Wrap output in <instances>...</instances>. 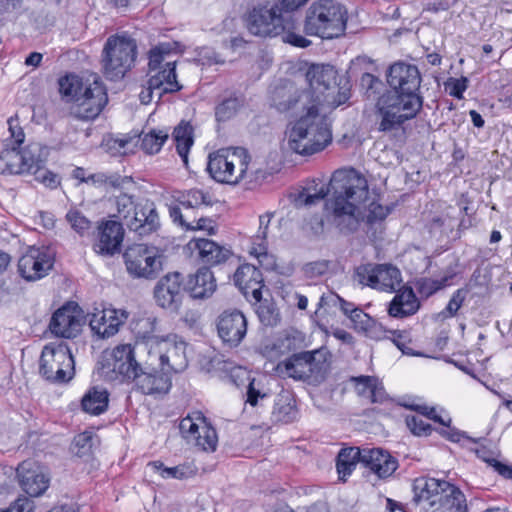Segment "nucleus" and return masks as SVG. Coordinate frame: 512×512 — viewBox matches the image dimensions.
I'll return each mask as SVG.
<instances>
[{"label":"nucleus","mask_w":512,"mask_h":512,"mask_svg":"<svg viewBox=\"0 0 512 512\" xmlns=\"http://www.w3.org/2000/svg\"><path fill=\"white\" fill-rule=\"evenodd\" d=\"M333 196L326 202L327 220L341 234L356 232L363 221L360 205L368 198L366 178L357 170L340 169L330 180Z\"/></svg>","instance_id":"1"},{"label":"nucleus","mask_w":512,"mask_h":512,"mask_svg":"<svg viewBox=\"0 0 512 512\" xmlns=\"http://www.w3.org/2000/svg\"><path fill=\"white\" fill-rule=\"evenodd\" d=\"M309 0H265L255 4L246 15V26L255 36L275 37L283 34V41L295 47L306 48L311 41L296 34L292 13Z\"/></svg>","instance_id":"2"},{"label":"nucleus","mask_w":512,"mask_h":512,"mask_svg":"<svg viewBox=\"0 0 512 512\" xmlns=\"http://www.w3.org/2000/svg\"><path fill=\"white\" fill-rule=\"evenodd\" d=\"M411 504L415 509L434 507L432 512H468L464 493L456 485L441 479L421 477L413 483Z\"/></svg>","instance_id":"3"},{"label":"nucleus","mask_w":512,"mask_h":512,"mask_svg":"<svg viewBox=\"0 0 512 512\" xmlns=\"http://www.w3.org/2000/svg\"><path fill=\"white\" fill-rule=\"evenodd\" d=\"M423 101L420 92L386 91L378 102L381 117L378 130L390 132L401 128L406 121L416 118L422 110Z\"/></svg>","instance_id":"4"},{"label":"nucleus","mask_w":512,"mask_h":512,"mask_svg":"<svg viewBox=\"0 0 512 512\" xmlns=\"http://www.w3.org/2000/svg\"><path fill=\"white\" fill-rule=\"evenodd\" d=\"M347 12L335 0H317L306 11L304 32L309 36L332 39L346 28Z\"/></svg>","instance_id":"5"},{"label":"nucleus","mask_w":512,"mask_h":512,"mask_svg":"<svg viewBox=\"0 0 512 512\" xmlns=\"http://www.w3.org/2000/svg\"><path fill=\"white\" fill-rule=\"evenodd\" d=\"M332 141V132L324 116L299 117L289 133V148L300 155L322 151Z\"/></svg>","instance_id":"6"},{"label":"nucleus","mask_w":512,"mask_h":512,"mask_svg":"<svg viewBox=\"0 0 512 512\" xmlns=\"http://www.w3.org/2000/svg\"><path fill=\"white\" fill-rule=\"evenodd\" d=\"M300 80L325 98L327 104L339 106L350 98L348 80L337 81V71L330 64H312Z\"/></svg>","instance_id":"7"},{"label":"nucleus","mask_w":512,"mask_h":512,"mask_svg":"<svg viewBox=\"0 0 512 512\" xmlns=\"http://www.w3.org/2000/svg\"><path fill=\"white\" fill-rule=\"evenodd\" d=\"M137 57L136 41L127 34H115L107 38L102 52L105 77L116 81L122 79L134 66Z\"/></svg>","instance_id":"8"},{"label":"nucleus","mask_w":512,"mask_h":512,"mask_svg":"<svg viewBox=\"0 0 512 512\" xmlns=\"http://www.w3.org/2000/svg\"><path fill=\"white\" fill-rule=\"evenodd\" d=\"M250 155L242 147L220 149L208 157L207 170L219 183L236 185L247 177Z\"/></svg>","instance_id":"9"},{"label":"nucleus","mask_w":512,"mask_h":512,"mask_svg":"<svg viewBox=\"0 0 512 512\" xmlns=\"http://www.w3.org/2000/svg\"><path fill=\"white\" fill-rule=\"evenodd\" d=\"M155 326V318H142L136 324L135 333L145 341L146 346L152 348L154 344L156 345L162 370H165L167 373L169 371H182L187 366L184 356V344L168 343L164 340L159 341L154 335Z\"/></svg>","instance_id":"10"},{"label":"nucleus","mask_w":512,"mask_h":512,"mask_svg":"<svg viewBox=\"0 0 512 512\" xmlns=\"http://www.w3.org/2000/svg\"><path fill=\"white\" fill-rule=\"evenodd\" d=\"M39 373L49 382L66 383L74 376V359L66 343H50L44 346Z\"/></svg>","instance_id":"11"},{"label":"nucleus","mask_w":512,"mask_h":512,"mask_svg":"<svg viewBox=\"0 0 512 512\" xmlns=\"http://www.w3.org/2000/svg\"><path fill=\"white\" fill-rule=\"evenodd\" d=\"M126 270L133 278L155 279L163 270V253L155 246L136 244L123 254Z\"/></svg>","instance_id":"12"},{"label":"nucleus","mask_w":512,"mask_h":512,"mask_svg":"<svg viewBox=\"0 0 512 512\" xmlns=\"http://www.w3.org/2000/svg\"><path fill=\"white\" fill-rule=\"evenodd\" d=\"M359 284L381 291H397L402 283L400 270L391 264H365L355 270Z\"/></svg>","instance_id":"13"},{"label":"nucleus","mask_w":512,"mask_h":512,"mask_svg":"<svg viewBox=\"0 0 512 512\" xmlns=\"http://www.w3.org/2000/svg\"><path fill=\"white\" fill-rule=\"evenodd\" d=\"M108 102L106 88L98 79L87 83L71 108V113L80 120H93Z\"/></svg>","instance_id":"14"},{"label":"nucleus","mask_w":512,"mask_h":512,"mask_svg":"<svg viewBox=\"0 0 512 512\" xmlns=\"http://www.w3.org/2000/svg\"><path fill=\"white\" fill-rule=\"evenodd\" d=\"M179 429L188 442H193L201 450L207 452L216 450L218 443L216 430L201 412H195L183 418L180 421Z\"/></svg>","instance_id":"15"},{"label":"nucleus","mask_w":512,"mask_h":512,"mask_svg":"<svg viewBox=\"0 0 512 512\" xmlns=\"http://www.w3.org/2000/svg\"><path fill=\"white\" fill-rule=\"evenodd\" d=\"M54 262V256L48 249L29 247L18 260V273L25 281L35 282L49 274Z\"/></svg>","instance_id":"16"},{"label":"nucleus","mask_w":512,"mask_h":512,"mask_svg":"<svg viewBox=\"0 0 512 512\" xmlns=\"http://www.w3.org/2000/svg\"><path fill=\"white\" fill-rule=\"evenodd\" d=\"M183 280L179 272L168 273L160 278L154 288L157 305L171 312H178L184 296Z\"/></svg>","instance_id":"17"},{"label":"nucleus","mask_w":512,"mask_h":512,"mask_svg":"<svg viewBox=\"0 0 512 512\" xmlns=\"http://www.w3.org/2000/svg\"><path fill=\"white\" fill-rule=\"evenodd\" d=\"M16 472L21 488L30 497L42 495L49 487L50 478L45 468L36 461H23Z\"/></svg>","instance_id":"18"},{"label":"nucleus","mask_w":512,"mask_h":512,"mask_svg":"<svg viewBox=\"0 0 512 512\" xmlns=\"http://www.w3.org/2000/svg\"><path fill=\"white\" fill-rule=\"evenodd\" d=\"M389 91L420 92L422 77L417 66L405 62H395L387 71Z\"/></svg>","instance_id":"19"},{"label":"nucleus","mask_w":512,"mask_h":512,"mask_svg":"<svg viewBox=\"0 0 512 512\" xmlns=\"http://www.w3.org/2000/svg\"><path fill=\"white\" fill-rule=\"evenodd\" d=\"M128 381H132L135 389L144 395L166 394L172 386L171 377L165 370H148L141 366Z\"/></svg>","instance_id":"20"},{"label":"nucleus","mask_w":512,"mask_h":512,"mask_svg":"<svg viewBox=\"0 0 512 512\" xmlns=\"http://www.w3.org/2000/svg\"><path fill=\"white\" fill-rule=\"evenodd\" d=\"M97 240L93 244L94 251L102 256H113L120 252L124 238V229L120 222L102 221L97 227Z\"/></svg>","instance_id":"21"},{"label":"nucleus","mask_w":512,"mask_h":512,"mask_svg":"<svg viewBox=\"0 0 512 512\" xmlns=\"http://www.w3.org/2000/svg\"><path fill=\"white\" fill-rule=\"evenodd\" d=\"M219 337L230 347L240 344L247 332V320L239 310L224 311L218 318Z\"/></svg>","instance_id":"22"},{"label":"nucleus","mask_w":512,"mask_h":512,"mask_svg":"<svg viewBox=\"0 0 512 512\" xmlns=\"http://www.w3.org/2000/svg\"><path fill=\"white\" fill-rule=\"evenodd\" d=\"M127 227L139 236L156 232L160 227V220L155 203L149 199L139 200L137 210L130 221H127Z\"/></svg>","instance_id":"23"},{"label":"nucleus","mask_w":512,"mask_h":512,"mask_svg":"<svg viewBox=\"0 0 512 512\" xmlns=\"http://www.w3.org/2000/svg\"><path fill=\"white\" fill-rule=\"evenodd\" d=\"M88 316L91 330L100 338L115 335L127 318L125 311L119 312L112 308L95 309V312Z\"/></svg>","instance_id":"24"},{"label":"nucleus","mask_w":512,"mask_h":512,"mask_svg":"<svg viewBox=\"0 0 512 512\" xmlns=\"http://www.w3.org/2000/svg\"><path fill=\"white\" fill-rule=\"evenodd\" d=\"M233 281L246 298L251 296L256 302H260L264 279L257 267L251 264L239 266L233 275Z\"/></svg>","instance_id":"25"},{"label":"nucleus","mask_w":512,"mask_h":512,"mask_svg":"<svg viewBox=\"0 0 512 512\" xmlns=\"http://www.w3.org/2000/svg\"><path fill=\"white\" fill-rule=\"evenodd\" d=\"M82 323L75 308L62 306L56 310L50 320L51 333L62 338H74L81 331Z\"/></svg>","instance_id":"26"},{"label":"nucleus","mask_w":512,"mask_h":512,"mask_svg":"<svg viewBox=\"0 0 512 512\" xmlns=\"http://www.w3.org/2000/svg\"><path fill=\"white\" fill-rule=\"evenodd\" d=\"M363 465L384 479L396 471L398 461L382 448H363Z\"/></svg>","instance_id":"27"},{"label":"nucleus","mask_w":512,"mask_h":512,"mask_svg":"<svg viewBox=\"0 0 512 512\" xmlns=\"http://www.w3.org/2000/svg\"><path fill=\"white\" fill-rule=\"evenodd\" d=\"M324 103H326L325 98H322L319 93H315L300 80L298 93L294 99V107L291 114L311 118L312 116H321L319 107Z\"/></svg>","instance_id":"28"},{"label":"nucleus","mask_w":512,"mask_h":512,"mask_svg":"<svg viewBox=\"0 0 512 512\" xmlns=\"http://www.w3.org/2000/svg\"><path fill=\"white\" fill-rule=\"evenodd\" d=\"M216 288V279L212 271L208 267H201L189 276L185 289L194 299H206L214 294Z\"/></svg>","instance_id":"29"},{"label":"nucleus","mask_w":512,"mask_h":512,"mask_svg":"<svg viewBox=\"0 0 512 512\" xmlns=\"http://www.w3.org/2000/svg\"><path fill=\"white\" fill-rule=\"evenodd\" d=\"M189 246L198 251V255L203 263L209 265L225 263L232 256L230 249L209 239H193L189 242Z\"/></svg>","instance_id":"30"},{"label":"nucleus","mask_w":512,"mask_h":512,"mask_svg":"<svg viewBox=\"0 0 512 512\" xmlns=\"http://www.w3.org/2000/svg\"><path fill=\"white\" fill-rule=\"evenodd\" d=\"M176 61H167L163 68L157 69L156 73L149 78L150 88L158 90V100L164 93H173L179 91L182 86L177 81Z\"/></svg>","instance_id":"31"},{"label":"nucleus","mask_w":512,"mask_h":512,"mask_svg":"<svg viewBox=\"0 0 512 512\" xmlns=\"http://www.w3.org/2000/svg\"><path fill=\"white\" fill-rule=\"evenodd\" d=\"M331 368V354L325 349L312 350V357L308 364L305 382L311 385L323 383Z\"/></svg>","instance_id":"32"},{"label":"nucleus","mask_w":512,"mask_h":512,"mask_svg":"<svg viewBox=\"0 0 512 512\" xmlns=\"http://www.w3.org/2000/svg\"><path fill=\"white\" fill-rule=\"evenodd\" d=\"M300 79L281 80L271 91L272 106L279 112L291 113L294 107V99L298 93Z\"/></svg>","instance_id":"33"},{"label":"nucleus","mask_w":512,"mask_h":512,"mask_svg":"<svg viewBox=\"0 0 512 512\" xmlns=\"http://www.w3.org/2000/svg\"><path fill=\"white\" fill-rule=\"evenodd\" d=\"M112 358V370L122 376L123 380L128 381L141 366L135 359L134 348L131 344L117 345L112 351Z\"/></svg>","instance_id":"34"},{"label":"nucleus","mask_w":512,"mask_h":512,"mask_svg":"<svg viewBox=\"0 0 512 512\" xmlns=\"http://www.w3.org/2000/svg\"><path fill=\"white\" fill-rule=\"evenodd\" d=\"M420 303L412 288L399 290L389 305V315L395 318H405L415 314Z\"/></svg>","instance_id":"35"},{"label":"nucleus","mask_w":512,"mask_h":512,"mask_svg":"<svg viewBox=\"0 0 512 512\" xmlns=\"http://www.w3.org/2000/svg\"><path fill=\"white\" fill-rule=\"evenodd\" d=\"M175 203L170 205H177L181 209H198L201 206H211L212 200L208 192L201 189L193 188L184 191H175L173 194Z\"/></svg>","instance_id":"36"},{"label":"nucleus","mask_w":512,"mask_h":512,"mask_svg":"<svg viewBox=\"0 0 512 512\" xmlns=\"http://www.w3.org/2000/svg\"><path fill=\"white\" fill-rule=\"evenodd\" d=\"M109 393L100 387L90 388L82 397L81 408L91 415H100L108 409Z\"/></svg>","instance_id":"37"},{"label":"nucleus","mask_w":512,"mask_h":512,"mask_svg":"<svg viewBox=\"0 0 512 512\" xmlns=\"http://www.w3.org/2000/svg\"><path fill=\"white\" fill-rule=\"evenodd\" d=\"M176 150L185 165L188 164V154L194 143V128L189 121L182 120L172 133Z\"/></svg>","instance_id":"38"},{"label":"nucleus","mask_w":512,"mask_h":512,"mask_svg":"<svg viewBox=\"0 0 512 512\" xmlns=\"http://www.w3.org/2000/svg\"><path fill=\"white\" fill-rule=\"evenodd\" d=\"M363 464V449L358 447L342 448L337 456L336 468L339 479L345 481L358 463Z\"/></svg>","instance_id":"39"},{"label":"nucleus","mask_w":512,"mask_h":512,"mask_svg":"<svg viewBox=\"0 0 512 512\" xmlns=\"http://www.w3.org/2000/svg\"><path fill=\"white\" fill-rule=\"evenodd\" d=\"M297 414L295 401L289 393L277 395L271 412L273 422L290 423L296 419Z\"/></svg>","instance_id":"40"},{"label":"nucleus","mask_w":512,"mask_h":512,"mask_svg":"<svg viewBox=\"0 0 512 512\" xmlns=\"http://www.w3.org/2000/svg\"><path fill=\"white\" fill-rule=\"evenodd\" d=\"M49 150L46 146L33 142L29 143L23 150V162L25 164V173L33 174L45 165Z\"/></svg>","instance_id":"41"},{"label":"nucleus","mask_w":512,"mask_h":512,"mask_svg":"<svg viewBox=\"0 0 512 512\" xmlns=\"http://www.w3.org/2000/svg\"><path fill=\"white\" fill-rule=\"evenodd\" d=\"M148 466L163 479L184 480L196 475L197 467L192 463H183L174 467H166L161 461H152Z\"/></svg>","instance_id":"42"},{"label":"nucleus","mask_w":512,"mask_h":512,"mask_svg":"<svg viewBox=\"0 0 512 512\" xmlns=\"http://www.w3.org/2000/svg\"><path fill=\"white\" fill-rule=\"evenodd\" d=\"M22 150L16 147H3L0 154V173L24 174Z\"/></svg>","instance_id":"43"},{"label":"nucleus","mask_w":512,"mask_h":512,"mask_svg":"<svg viewBox=\"0 0 512 512\" xmlns=\"http://www.w3.org/2000/svg\"><path fill=\"white\" fill-rule=\"evenodd\" d=\"M311 357L312 351L293 354L284 362L285 373L293 379L305 381Z\"/></svg>","instance_id":"44"},{"label":"nucleus","mask_w":512,"mask_h":512,"mask_svg":"<svg viewBox=\"0 0 512 512\" xmlns=\"http://www.w3.org/2000/svg\"><path fill=\"white\" fill-rule=\"evenodd\" d=\"M169 215L174 223H177L186 230H203L207 231L208 234H214L213 221L210 218L201 217L193 223L187 222L177 205H169Z\"/></svg>","instance_id":"45"},{"label":"nucleus","mask_w":512,"mask_h":512,"mask_svg":"<svg viewBox=\"0 0 512 512\" xmlns=\"http://www.w3.org/2000/svg\"><path fill=\"white\" fill-rule=\"evenodd\" d=\"M328 192V187L324 185L319 189L314 188L313 192L310 191V188H303L297 193L290 194V199L294 207L301 208L318 203L327 196Z\"/></svg>","instance_id":"46"},{"label":"nucleus","mask_w":512,"mask_h":512,"mask_svg":"<svg viewBox=\"0 0 512 512\" xmlns=\"http://www.w3.org/2000/svg\"><path fill=\"white\" fill-rule=\"evenodd\" d=\"M349 319L356 330L363 331L367 335L383 334L380 325H378L367 313L358 307L352 311Z\"/></svg>","instance_id":"47"},{"label":"nucleus","mask_w":512,"mask_h":512,"mask_svg":"<svg viewBox=\"0 0 512 512\" xmlns=\"http://www.w3.org/2000/svg\"><path fill=\"white\" fill-rule=\"evenodd\" d=\"M138 137L141 142V149L145 153L156 154L168 139V133L162 130H151L149 133L139 135Z\"/></svg>","instance_id":"48"},{"label":"nucleus","mask_w":512,"mask_h":512,"mask_svg":"<svg viewBox=\"0 0 512 512\" xmlns=\"http://www.w3.org/2000/svg\"><path fill=\"white\" fill-rule=\"evenodd\" d=\"M470 290L471 285H466L462 288L457 289L452 294L447 306L439 313V316L442 319L455 317L459 309L462 307L464 301L466 300Z\"/></svg>","instance_id":"49"},{"label":"nucleus","mask_w":512,"mask_h":512,"mask_svg":"<svg viewBox=\"0 0 512 512\" xmlns=\"http://www.w3.org/2000/svg\"><path fill=\"white\" fill-rule=\"evenodd\" d=\"M172 50L173 48L171 43H160L152 48L149 52V71L152 72L163 68V62L166 63L167 61H172L170 59Z\"/></svg>","instance_id":"50"},{"label":"nucleus","mask_w":512,"mask_h":512,"mask_svg":"<svg viewBox=\"0 0 512 512\" xmlns=\"http://www.w3.org/2000/svg\"><path fill=\"white\" fill-rule=\"evenodd\" d=\"M65 219L70 224L73 231H75L80 237H85L90 234L92 222L79 210H69L66 213Z\"/></svg>","instance_id":"51"},{"label":"nucleus","mask_w":512,"mask_h":512,"mask_svg":"<svg viewBox=\"0 0 512 512\" xmlns=\"http://www.w3.org/2000/svg\"><path fill=\"white\" fill-rule=\"evenodd\" d=\"M87 83L88 82H82L76 75H66L61 77L58 81L59 92L65 97H70L75 102L76 97Z\"/></svg>","instance_id":"52"},{"label":"nucleus","mask_w":512,"mask_h":512,"mask_svg":"<svg viewBox=\"0 0 512 512\" xmlns=\"http://www.w3.org/2000/svg\"><path fill=\"white\" fill-rule=\"evenodd\" d=\"M98 442V437L92 432H82L74 438V453L79 457L88 456L92 453L93 448Z\"/></svg>","instance_id":"53"},{"label":"nucleus","mask_w":512,"mask_h":512,"mask_svg":"<svg viewBox=\"0 0 512 512\" xmlns=\"http://www.w3.org/2000/svg\"><path fill=\"white\" fill-rule=\"evenodd\" d=\"M115 203L118 218L127 226V221H130L132 215L137 210L138 201H135L133 196L122 193L116 197Z\"/></svg>","instance_id":"54"},{"label":"nucleus","mask_w":512,"mask_h":512,"mask_svg":"<svg viewBox=\"0 0 512 512\" xmlns=\"http://www.w3.org/2000/svg\"><path fill=\"white\" fill-rule=\"evenodd\" d=\"M451 276L441 279L421 278L416 282L417 292L421 297L428 298L448 285Z\"/></svg>","instance_id":"55"},{"label":"nucleus","mask_w":512,"mask_h":512,"mask_svg":"<svg viewBox=\"0 0 512 512\" xmlns=\"http://www.w3.org/2000/svg\"><path fill=\"white\" fill-rule=\"evenodd\" d=\"M9 136L3 141V147H16L20 148L25 140L23 128L19 125L18 117H10L7 120Z\"/></svg>","instance_id":"56"},{"label":"nucleus","mask_w":512,"mask_h":512,"mask_svg":"<svg viewBox=\"0 0 512 512\" xmlns=\"http://www.w3.org/2000/svg\"><path fill=\"white\" fill-rule=\"evenodd\" d=\"M240 105L241 102L237 97H230L223 100L217 105L215 110L217 121H227L232 118L236 114Z\"/></svg>","instance_id":"57"},{"label":"nucleus","mask_w":512,"mask_h":512,"mask_svg":"<svg viewBox=\"0 0 512 512\" xmlns=\"http://www.w3.org/2000/svg\"><path fill=\"white\" fill-rule=\"evenodd\" d=\"M256 313L260 322L265 326H275L279 322V313L274 304L265 301L259 302Z\"/></svg>","instance_id":"58"},{"label":"nucleus","mask_w":512,"mask_h":512,"mask_svg":"<svg viewBox=\"0 0 512 512\" xmlns=\"http://www.w3.org/2000/svg\"><path fill=\"white\" fill-rule=\"evenodd\" d=\"M86 183L91 184L96 187L110 186V187L117 188L122 185L123 179L121 178V176H119L117 174L108 175L103 172H97V173L89 174L87 176Z\"/></svg>","instance_id":"59"},{"label":"nucleus","mask_w":512,"mask_h":512,"mask_svg":"<svg viewBox=\"0 0 512 512\" xmlns=\"http://www.w3.org/2000/svg\"><path fill=\"white\" fill-rule=\"evenodd\" d=\"M325 306H339L341 311L348 317L352 314V311L357 308L353 303L344 300L335 293H328L327 295L323 294L320 297L319 307Z\"/></svg>","instance_id":"60"},{"label":"nucleus","mask_w":512,"mask_h":512,"mask_svg":"<svg viewBox=\"0 0 512 512\" xmlns=\"http://www.w3.org/2000/svg\"><path fill=\"white\" fill-rule=\"evenodd\" d=\"M405 422L411 433L416 436H428L432 432V426L424 421L421 416H407Z\"/></svg>","instance_id":"61"},{"label":"nucleus","mask_w":512,"mask_h":512,"mask_svg":"<svg viewBox=\"0 0 512 512\" xmlns=\"http://www.w3.org/2000/svg\"><path fill=\"white\" fill-rule=\"evenodd\" d=\"M35 180L42 183L44 186L54 189L60 184V178L57 174L47 170L42 166L33 173Z\"/></svg>","instance_id":"62"},{"label":"nucleus","mask_w":512,"mask_h":512,"mask_svg":"<svg viewBox=\"0 0 512 512\" xmlns=\"http://www.w3.org/2000/svg\"><path fill=\"white\" fill-rule=\"evenodd\" d=\"M381 85V80L374 76L372 73L364 72L362 74L360 79V86L368 96L376 94Z\"/></svg>","instance_id":"63"},{"label":"nucleus","mask_w":512,"mask_h":512,"mask_svg":"<svg viewBox=\"0 0 512 512\" xmlns=\"http://www.w3.org/2000/svg\"><path fill=\"white\" fill-rule=\"evenodd\" d=\"M34 501L26 496L18 497L10 506L0 512H34Z\"/></svg>","instance_id":"64"}]
</instances>
